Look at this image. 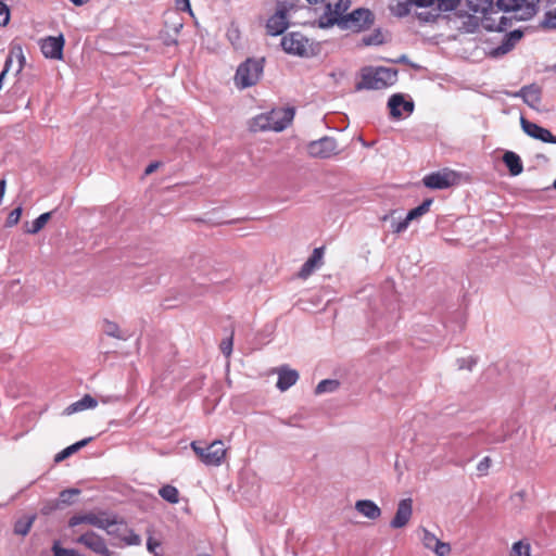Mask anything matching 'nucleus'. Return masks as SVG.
I'll use <instances>...</instances> for the list:
<instances>
[{"mask_svg":"<svg viewBox=\"0 0 556 556\" xmlns=\"http://www.w3.org/2000/svg\"><path fill=\"white\" fill-rule=\"evenodd\" d=\"M263 60L248 59L240 64L235 75V85L240 89L254 86L262 77Z\"/></svg>","mask_w":556,"mask_h":556,"instance_id":"7ed1b4c3","label":"nucleus"},{"mask_svg":"<svg viewBox=\"0 0 556 556\" xmlns=\"http://www.w3.org/2000/svg\"><path fill=\"white\" fill-rule=\"evenodd\" d=\"M294 117L292 108H276L269 112L261 113L250 121L251 131H282Z\"/></svg>","mask_w":556,"mask_h":556,"instance_id":"f257e3e1","label":"nucleus"},{"mask_svg":"<svg viewBox=\"0 0 556 556\" xmlns=\"http://www.w3.org/2000/svg\"><path fill=\"white\" fill-rule=\"evenodd\" d=\"M73 4L75 5H84L86 4L89 0H70Z\"/></svg>","mask_w":556,"mask_h":556,"instance_id":"6e6d98bb","label":"nucleus"},{"mask_svg":"<svg viewBox=\"0 0 556 556\" xmlns=\"http://www.w3.org/2000/svg\"><path fill=\"white\" fill-rule=\"evenodd\" d=\"M323 260V250L317 248L313 251V254L308 257V260L303 264L300 275L302 277H307L311 275L317 267L320 266Z\"/></svg>","mask_w":556,"mask_h":556,"instance_id":"393cba45","label":"nucleus"},{"mask_svg":"<svg viewBox=\"0 0 556 556\" xmlns=\"http://www.w3.org/2000/svg\"><path fill=\"white\" fill-rule=\"evenodd\" d=\"M79 494L78 489H67L60 493V501L63 504H71L73 501V497Z\"/></svg>","mask_w":556,"mask_h":556,"instance_id":"58836bf2","label":"nucleus"},{"mask_svg":"<svg viewBox=\"0 0 556 556\" xmlns=\"http://www.w3.org/2000/svg\"><path fill=\"white\" fill-rule=\"evenodd\" d=\"M276 371L278 374V381L276 386L282 392L295 384L299 379L298 371L289 368L288 366H281L277 368Z\"/></svg>","mask_w":556,"mask_h":556,"instance_id":"6ab92c4d","label":"nucleus"},{"mask_svg":"<svg viewBox=\"0 0 556 556\" xmlns=\"http://www.w3.org/2000/svg\"><path fill=\"white\" fill-rule=\"evenodd\" d=\"M510 556H530V545L523 541L514 543Z\"/></svg>","mask_w":556,"mask_h":556,"instance_id":"72a5a7b5","label":"nucleus"},{"mask_svg":"<svg viewBox=\"0 0 556 556\" xmlns=\"http://www.w3.org/2000/svg\"><path fill=\"white\" fill-rule=\"evenodd\" d=\"M191 448L206 466H219L226 456V448L220 440L213 441L207 447H202L199 442L193 441Z\"/></svg>","mask_w":556,"mask_h":556,"instance_id":"39448f33","label":"nucleus"},{"mask_svg":"<svg viewBox=\"0 0 556 556\" xmlns=\"http://www.w3.org/2000/svg\"><path fill=\"white\" fill-rule=\"evenodd\" d=\"M413 516V500L403 498L399 502L396 513L390 522L393 529H401L407 526Z\"/></svg>","mask_w":556,"mask_h":556,"instance_id":"4468645a","label":"nucleus"},{"mask_svg":"<svg viewBox=\"0 0 556 556\" xmlns=\"http://www.w3.org/2000/svg\"><path fill=\"white\" fill-rule=\"evenodd\" d=\"M106 516H108L106 514H94V513H87L84 515H75L70 519L68 525H70V527H76L80 523H88L96 528L101 529L102 527L108 526L106 523H104Z\"/></svg>","mask_w":556,"mask_h":556,"instance_id":"a211bd4d","label":"nucleus"},{"mask_svg":"<svg viewBox=\"0 0 556 556\" xmlns=\"http://www.w3.org/2000/svg\"><path fill=\"white\" fill-rule=\"evenodd\" d=\"M157 167H159V163H157V162L151 163V164H150V165H148V167L146 168L144 174H146V175H150V174H152V173H153Z\"/></svg>","mask_w":556,"mask_h":556,"instance_id":"864d4df0","label":"nucleus"},{"mask_svg":"<svg viewBox=\"0 0 556 556\" xmlns=\"http://www.w3.org/2000/svg\"><path fill=\"white\" fill-rule=\"evenodd\" d=\"M421 533L420 540L425 548L432 551L437 556H447L451 553L448 543L442 542L427 529H422Z\"/></svg>","mask_w":556,"mask_h":556,"instance_id":"2eb2a0df","label":"nucleus"},{"mask_svg":"<svg viewBox=\"0 0 556 556\" xmlns=\"http://www.w3.org/2000/svg\"><path fill=\"white\" fill-rule=\"evenodd\" d=\"M521 37L522 33L520 30L510 31L505 36L502 43L492 51V54L494 56H501L508 53L515 47V45L521 39Z\"/></svg>","mask_w":556,"mask_h":556,"instance_id":"4be33fe9","label":"nucleus"},{"mask_svg":"<svg viewBox=\"0 0 556 556\" xmlns=\"http://www.w3.org/2000/svg\"><path fill=\"white\" fill-rule=\"evenodd\" d=\"M539 0H497L496 5L498 9L510 12H522L520 17H529L534 14L535 5Z\"/></svg>","mask_w":556,"mask_h":556,"instance_id":"ddd939ff","label":"nucleus"},{"mask_svg":"<svg viewBox=\"0 0 556 556\" xmlns=\"http://www.w3.org/2000/svg\"><path fill=\"white\" fill-rule=\"evenodd\" d=\"M457 174L450 169H443L426 175L422 178L424 185L429 189H446L456 184Z\"/></svg>","mask_w":556,"mask_h":556,"instance_id":"9d476101","label":"nucleus"},{"mask_svg":"<svg viewBox=\"0 0 556 556\" xmlns=\"http://www.w3.org/2000/svg\"><path fill=\"white\" fill-rule=\"evenodd\" d=\"M41 51L46 58L60 60L62 58L64 38L59 37H47L41 41Z\"/></svg>","mask_w":556,"mask_h":556,"instance_id":"f3484780","label":"nucleus"},{"mask_svg":"<svg viewBox=\"0 0 556 556\" xmlns=\"http://www.w3.org/2000/svg\"><path fill=\"white\" fill-rule=\"evenodd\" d=\"M306 149L308 155L315 159H330L340 152L337 140L328 136L311 141Z\"/></svg>","mask_w":556,"mask_h":556,"instance_id":"6e6552de","label":"nucleus"},{"mask_svg":"<svg viewBox=\"0 0 556 556\" xmlns=\"http://www.w3.org/2000/svg\"><path fill=\"white\" fill-rule=\"evenodd\" d=\"M503 162L507 166L511 176H518L523 170V165H522L520 156L513 151H506L504 153Z\"/></svg>","mask_w":556,"mask_h":556,"instance_id":"b1692460","label":"nucleus"},{"mask_svg":"<svg viewBox=\"0 0 556 556\" xmlns=\"http://www.w3.org/2000/svg\"><path fill=\"white\" fill-rule=\"evenodd\" d=\"M91 440H92V438H86V439H83V440L72 444V445L75 448V452H77L81 447L86 446Z\"/></svg>","mask_w":556,"mask_h":556,"instance_id":"603ef678","label":"nucleus"},{"mask_svg":"<svg viewBox=\"0 0 556 556\" xmlns=\"http://www.w3.org/2000/svg\"><path fill=\"white\" fill-rule=\"evenodd\" d=\"M374 22L372 13L367 9H357L346 14L344 20L339 22L341 29L361 31L369 27Z\"/></svg>","mask_w":556,"mask_h":556,"instance_id":"0eeeda50","label":"nucleus"},{"mask_svg":"<svg viewBox=\"0 0 556 556\" xmlns=\"http://www.w3.org/2000/svg\"><path fill=\"white\" fill-rule=\"evenodd\" d=\"M54 556H77L78 552L72 548H64L59 542H54L52 546Z\"/></svg>","mask_w":556,"mask_h":556,"instance_id":"e433bc0d","label":"nucleus"},{"mask_svg":"<svg viewBox=\"0 0 556 556\" xmlns=\"http://www.w3.org/2000/svg\"><path fill=\"white\" fill-rule=\"evenodd\" d=\"M155 556H162V555H160L159 553H155Z\"/></svg>","mask_w":556,"mask_h":556,"instance_id":"052dcab7","label":"nucleus"},{"mask_svg":"<svg viewBox=\"0 0 556 556\" xmlns=\"http://www.w3.org/2000/svg\"><path fill=\"white\" fill-rule=\"evenodd\" d=\"M515 97H520L532 109H538L541 103V91L540 88L530 85L522 87L518 92L515 93Z\"/></svg>","mask_w":556,"mask_h":556,"instance_id":"aec40b11","label":"nucleus"},{"mask_svg":"<svg viewBox=\"0 0 556 556\" xmlns=\"http://www.w3.org/2000/svg\"><path fill=\"white\" fill-rule=\"evenodd\" d=\"M74 453H76L75 448L73 447V445H70L66 448H64L63 451H61L60 453H58L55 455V457H54V460L56 463H60V462L64 460L65 458H67L68 456H71Z\"/></svg>","mask_w":556,"mask_h":556,"instance_id":"a18cd8bd","label":"nucleus"},{"mask_svg":"<svg viewBox=\"0 0 556 556\" xmlns=\"http://www.w3.org/2000/svg\"><path fill=\"white\" fill-rule=\"evenodd\" d=\"M399 62H406V56L405 55H402L400 59H399Z\"/></svg>","mask_w":556,"mask_h":556,"instance_id":"4d7b16f0","label":"nucleus"},{"mask_svg":"<svg viewBox=\"0 0 556 556\" xmlns=\"http://www.w3.org/2000/svg\"><path fill=\"white\" fill-rule=\"evenodd\" d=\"M177 7L181 10H187L191 13V5L189 0H176Z\"/></svg>","mask_w":556,"mask_h":556,"instance_id":"3c124183","label":"nucleus"},{"mask_svg":"<svg viewBox=\"0 0 556 556\" xmlns=\"http://www.w3.org/2000/svg\"><path fill=\"white\" fill-rule=\"evenodd\" d=\"M443 4H441L444 8V11H452L455 10L458 5L460 0H443Z\"/></svg>","mask_w":556,"mask_h":556,"instance_id":"de8ad7c7","label":"nucleus"},{"mask_svg":"<svg viewBox=\"0 0 556 556\" xmlns=\"http://www.w3.org/2000/svg\"><path fill=\"white\" fill-rule=\"evenodd\" d=\"M282 50L291 55L307 58L313 54L312 45L303 34L291 31L281 38Z\"/></svg>","mask_w":556,"mask_h":556,"instance_id":"20e7f679","label":"nucleus"},{"mask_svg":"<svg viewBox=\"0 0 556 556\" xmlns=\"http://www.w3.org/2000/svg\"><path fill=\"white\" fill-rule=\"evenodd\" d=\"M443 2V0H410V3L415 4L416 7L428 8L435 5L440 11H444V8L441 5Z\"/></svg>","mask_w":556,"mask_h":556,"instance_id":"f704fd0d","label":"nucleus"},{"mask_svg":"<svg viewBox=\"0 0 556 556\" xmlns=\"http://www.w3.org/2000/svg\"><path fill=\"white\" fill-rule=\"evenodd\" d=\"M104 523H106V527H102V530H105L109 535L122 539V535H124L127 531V525L123 521H118L116 519H111L109 516H106Z\"/></svg>","mask_w":556,"mask_h":556,"instance_id":"bb28decb","label":"nucleus"},{"mask_svg":"<svg viewBox=\"0 0 556 556\" xmlns=\"http://www.w3.org/2000/svg\"><path fill=\"white\" fill-rule=\"evenodd\" d=\"M160 546V542L153 540L152 538H149L147 542V548L150 553H152L155 556L156 548Z\"/></svg>","mask_w":556,"mask_h":556,"instance_id":"8fccbe9b","label":"nucleus"},{"mask_svg":"<svg viewBox=\"0 0 556 556\" xmlns=\"http://www.w3.org/2000/svg\"><path fill=\"white\" fill-rule=\"evenodd\" d=\"M555 409H556V404H555Z\"/></svg>","mask_w":556,"mask_h":556,"instance_id":"680f3d73","label":"nucleus"},{"mask_svg":"<svg viewBox=\"0 0 556 556\" xmlns=\"http://www.w3.org/2000/svg\"><path fill=\"white\" fill-rule=\"evenodd\" d=\"M388 108L391 117L400 119L413 113L414 102L410 99H405L402 93H395L390 97Z\"/></svg>","mask_w":556,"mask_h":556,"instance_id":"f8f14e48","label":"nucleus"},{"mask_svg":"<svg viewBox=\"0 0 556 556\" xmlns=\"http://www.w3.org/2000/svg\"><path fill=\"white\" fill-rule=\"evenodd\" d=\"M121 540L124 541L126 545H140L141 544V538L128 528H127L126 533L124 535H122Z\"/></svg>","mask_w":556,"mask_h":556,"instance_id":"c9c22d12","label":"nucleus"},{"mask_svg":"<svg viewBox=\"0 0 556 556\" xmlns=\"http://www.w3.org/2000/svg\"><path fill=\"white\" fill-rule=\"evenodd\" d=\"M470 9L476 13H486L492 10L494 0H468Z\"/></svg>","mask_w":556,"mask_h":556,"instance_id":"7c9ffc66","label":"nucleus"},{"mask_svg":"<svg viewBox=\"0 0 556 556\" xmlns=\"http://www.w3.org/2000/svg\"><path fill=\"white\" fill-rule=\"evenodd\" d=\"M553 187L556 189V179L554 180Z\"/></svg>","mask_w":556,"mask_h":556,"instance_id":"bf43d9fd","label":"nucleus"},{"mask_svg":"<svg viewBox=\"0 0 556 556\" xmlns=\"http://www.w3.org/2000/svg\"><path fill=\"white\" fill-rule=\"evenodd\" d=\"M383 35L380 30H375L371 34L365 35L362 38V42L364 46H378L383 43Z\"/></svg>","mask_w":556,"mask_h":556,"instance_id":"473e14b6","label":"nucleus"},{"mask_svg":"<svg viewBox=\"0 0 556 556\" xmlns=\"http://www.w3.org/2000/svg\"><path fill=\"white\" fill-rule=\"evenodd\" d=\"M22 206H18L16 208H14L8 216L7 218V222H5V226L7 227H13L14 225H16L18 222H20V218L22 216Z\"/></svg>","mask_w":556,"mask_h":556,"instance_id":"4c0bfd02","label":"nucleus"},{"mask_svg":"<svg viewBox=\"0 0 556 556\" xmlns=\"http://www.w3.org/2000/svg\"><path fill=\"white\" fill-rule=\"evenodd\" d=\"M76 543L83 544L88 549L92 551L97 555L101 556H112L113 552H111L105 543V540L93 531H87L79 535L76 540Z\"/></svg>","mask_w":556,"mask_h":556,"instance_id":"9b49d317","label":"nucleus"},{"mask_svg":"<svg viewBox=\"0 0 556 556\" xmlns=\"http://www.w3.org/2000/svg\"><path fill=\"white\" fill-rule=\"evenodd\" d=\"M355 509L364 517L376 520L381 516L380 507L371 500H359L355 503Z\"/></svg>","mask_w":556,"mask_h":556,"instance_id":"412c9836","label":"nucleus"},{"mask_svg":"<svg viewBox=\"0 0 556 556\" xmlns=\"http://www.w3.org/2000/svg\"><path fill=\"white\" fill-rule=\"evenodd\" d=\"M232 345H233L232 334L230 337H228L227 339H224L220 342V351L226 357L230 356V354L232 352Z\"/></svg>","mask_w":556,"mask_h":556,"instance_id":"a19ab883","label":"nucleus"},{"mask_svg":"<svg viewBox=\"0 0 556 556\" xmlns=\"http://www.w3.org/2000/svg\"><path fill=\"white\" fill-rule=\"evenodd\" d=\"M12 62H13L12 56L9 55L5 60L4 67L0 73V89L2 88L3 78L5 77L10 66L12 65Z\"/></svg>","mask_w":556,"mask_h":556,"instance_id":"49530a36","label":"nucleus"},{"mask_svg":"<svg viewBox=\"0 0 556 556\" xmlns=\"http://www.w3.org/2000/svg\"><path fill=\"white\" fill-rule=\"evenodd\" d=\"M397 80V71L389 67H369L362 73L361 81L356 88L380 90L394 85Z\"/></svg>","mask_w":556,"mask_h":556,"instance_id":"f03ea898","label":"nucleus"},{"mask_svg":"<svg viewBox=\"0 0 556 556\" xmlns=\"http://www.w3.org/2000/svg\"><path fill=\"white\" fill-rule=\"evenodd\" d=\"M97 405H98L97 400L93 399L91 395L86 394L80 400H78V401L72 403L71 405H68L65 408L64 414L65 415H72V414H75L77 412H81V410H85V409H88V408H94Z\"/></svg>","mask_w":556,"mask_h":556,"instance_id":"5701e85b","label":"nucleus"},{"mask_svg":"<svg viewBox=\"0 0 556 556\" xmlns=\"http://www.w3.org/2000/svg\"><path fill=\"white\" fill-rule=\"evenodd\" d=\"M10 21V10L9 7L1 1L0 2V26H5Z\"/></svg>","mask_w":556,"mask_h":556,"instance_id":"37998d69","label":"nucleus"},{"mask_svg":"<svg viewBox=\"0 0 556 556\" xmlns=\"http://www.w3.org/2000/svg\"><path fill=\"white\" fill-rule=\"evenodd\" d=\"M160 496L170 504H177L179 502V492L177 488L173 485H164L159 491Z\"/></svg>","mask_w":556,"mask_h":556,"instance_id":"c85d7f7f","label":"nucleus"},{"mask_svg":"<svg viewBox=\"0 0 556 556\" xmlns=\"http://www.w3.org/2000/svg\"><path fill=\"white\" fill-rule=\"evenodd\" d=\"M350 7L351 0H338L333 7L328 3L325 12L318 18L319 27L329 28L336 24L339 26V22L344 20Z\"/></svg>","mask_w":556,"mask_h":556,"instance_id":"423d86ee","label":"nucleus"},{"mask_svg":"<svg viewBox=\"0 0 556 556\" xmlns=\"http://www.w3.org/2000/svg\"><path fill=\"white\" fill-rule=\"evenodd\" d=\"M7 182L4 179L0 180V201H2L5 193Z\"/></svg>","mask_w":556,"mask_h":556,"instance_id":"5fc2aeb1","label":"nucleus"},{"mask_svg":"<svg viewBox=\"0 0 556 556\" xmlns=\"http://www.w3.org/2000/svg\"><path fill=\"white\" fill-rule=\"evenodd\" d=\"M522 130L530 137L541 140L543 142L555 143L556 137L546 128L539 126L535 123L527 121L525 117L520 118Z\"/></svg>","mask_w":556,"mask_h":556,"instance_id":"dca6fc26","label":"nucleus"},{"mask_svg":"<svg viewBox=\"0 0 556 556\" xmlns=\"http://www.w3.org/2000/svg\"><path fill=\"white\" fill-rule=\"evenodd\" d=\"M545 23L547 26L556 28V10L554 12L546 13Z\"/></svg>","mask_w":556,"mask_h":556,"instance_id":"09e8293b","label":"nucleus"},{"mask_svg":"<svg viewBox=\"0 0 556 556\" xmlns=\"http://www.w3.org/2000/svg\"><path fill=\"white\" fill-rule=\"evenodd\" d=\"M409 220H407V217H405L403 220L401 222H395V220H392L391 223V228H392V231L394 233H401L403 231H405L407 229V227L409 226Z\"/></svg>","mask_w":556,"mask_h":556,"instance_id":"ea45409f","label":"nucleus"},{"mask_svg":"<svg viewBox=\"0 0 556 556\" xmlns=\"http://www.w3.org/2000/svg\"><path fill=\"white\" fill-rule=\"evenodd\" d=\"M102 331L108 337L115 338V339L123 340V341L127 340L130 337V334L127 331L122 330L115 321H112L109 319L103 320Z\"/></svg>","mask_w":556,"mask_h":556,"instance_id":"a878e982","label":"nucleus"},{"mask_svg":"<svg viewBox=\"0 0 556 556\" xmlns=\"http://www.w3.org/2000/svg\"><path fill=\"white\" fill-rule=\"evenodd\" d=\"M490 467H491V458L489 456H485L477 465V470H478L479 475L484 476V475H486Z\"/></svg>","mask_w":556,"mask_h":556,"instance_id":"c03bdc74","label":"nucleus"},{"mask_svg":"<svg viewBox=\"0 0 556 556\" xmlns=\"http://www.w3.org/2000/svg\"><path fill=\"white\" fill-rule=\"evenodd\" d=\"M432 202V199H426L420 205L410 210L406 215L407 220L413 222L424 216L426 213L429 212Z\"/></svg>","mask_w":556,"mask_h":556,"instance_id":"cd10ccee","label":"nucleus"},{"mask_svg":"<svg viewBox=\"0 0 556 556\" xmlns=\"http://www.w3.org/2000/svg\"><path fill=\"white\" fill-rule=\"evenodd\" d=\"M338 388H339V382L337 380L326 379V380H321L317 384V387L315 389V393L323 394V393H327V392H333Z\"/></svg>","mask_w":556,"mask_h":556,"instance_id":"2f4dec72","label":"nucleus"},{"mask_svg":"<svg viewBox=\"0 0 556 556\" xmlns=\"http://www.w3.org/2000/svg\"><path fill=\"white\" fill-rule=\"evenodd\" d=\"M388 218H389V216H388V215H384V216L382 217V219H383V220H387Z\"/></svg>","mask_w":556,"mask_h":556,"instance_id":"13d9d810","label":"nucleus"},{"mask_svg":"<svg viewBox=\"0 0 556 556\" xmlns=\"http://www.w3.org/2000/svg\"><path fill=\"white\" fill-rule=\"evenodd\" d=\"M31 523V520L16 522L14 528L15 533L26 535L30 530Z\"/></svg>","mask_w":556,"mask_h":556,"instance_id":"79ce46f5","label":"nucleus"},{"mask_svg":"<svg viewBox=\"0 0 556 556\" xmlns=\"http://www.w3.org/2000/svg\"><path fill=\"white\" fill-rule=\"evenodd\" d=\"M50 218H51V212L41 214L39 217H37L31 223V226L29 228L25 229V232L30 233V235L38 233L46 226V224L49 222Z\"/></svg>","mask_w":556,"mask_h":556,"instance_id":"c756f323","label":"nucleus"},{"mask_svg":"<svg viewBox=\"0 0 556 556\" xmlns=\"http://www.w3.org/2000/svg\"><path fill=\"white\" fill-rule=\"evenodd\" d=\"M289 26V8L279 2L276 12L267 20L266 33L269 36H278L285 33Z\"/></svg>","mask_w":556,"mask_h":556,"instance_id":"1a4fd4ad","label":"nucleus"}]
</instances>
